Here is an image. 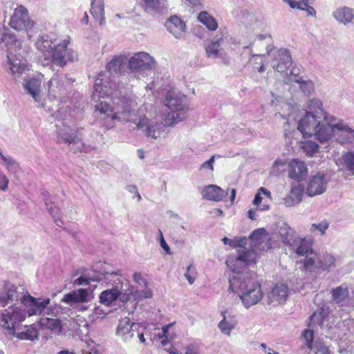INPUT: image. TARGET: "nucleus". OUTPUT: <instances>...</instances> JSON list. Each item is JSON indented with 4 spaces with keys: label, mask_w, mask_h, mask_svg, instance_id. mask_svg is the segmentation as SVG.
Here are the masks:
<instances>
[{
    "label": "nucleus",
    "mask_w": 354,
    "mask_h": 354,
    "mask_svg": "<svg viewBox=\"0 0 354 354\" xmlns=\"http://www.w3.org/2000/svg\"><path fill=\"white\" fill-rule=\"evenodd\" d=\"M257 254L253 250L239 251L236 257L231 256L226 264L232 274L229 277V290L236 294L243 306L248 309L257 304L263 297L261 285L249 272L241 269L255 263Z\"/></svg>",
    "instance_id": "obj_1"
},
{
    "label": "nucleus",
    "mask_w": 354,
    "mask_h": 354,
    "mask_svg": "<svg viewBox=\"0 0 354 354\" xmlns=\"http://www.w3.org/2000/svg\"><path fill=\"white\" fill-rule=\"evenodd\" d=\"M133 104L132 100H124L122 104L119 103L116 107H111L108 102H100L95 104L97 123L108 130L115 126L116 121L132 122L143 130L148 138L157 139L160 136L161 124L141 117L138 111L134 109Z\"/></svg>",
    "instance_id": "obj_2"
},
{
    "label": "nucleus",
    "mask_w": 354,
    "mask_h": 354,
    "mask_svg": "<svg viewBox=\"0 0 354 354\" xmlns=\"http://www.w3.org/2000/svg\"><path fill=\"white\" fill-rule=\"evenodd\" d=\"M127 63V57L125 55L115 56L106 66V70L99 73L94 83V92L93 100L100 102V98L110 97L113 102V106L116 107L119 103L123 104L124 100H131L124 94L125 88L122 80L118 75L124 71Z\"/></svg>",
    "instance_id": "obj_3"
},
{
    "label": "nucleus",
    "mask_w": 354,
    "mask_h": 354,
    "mask_svg": "<svg viewBox=\"0 0 354 354\" xmlns=\"http://www.w3.org/2000/svg\"><path fill=\"white\" fill-rule=\"evenodd\" d=\"M50 299L35 298L30 295H22L20 301L24 307L22 310L11 306L0 312V328L8 335H15L17 324L25 320L26 316L41 315L50 304Z\"/></svg>",
    "instance_id": "obj_4"
},
{
    "label": "nucleus",
    "mask_w": 354,
    "mask_h": 354,
    "mask_svg": "<svg viewBox=\"0 0 354 354\" xmlns=\"http://www.w3.org/2000/svg\"><path fill=\"white\" fill-rule=\"evenodd\" d=\"M165 105L171 110L165 118V125L173 126L186 118L188 106L185 95L175 91H169L165 97Z\"/></svg>",
    "instance_id": "obj_5"
},
{
    "label": "nucleus",
    "mask_w": 354,
    "mask_h": 354,
    "mask_svg": "<svg viewBox=\"0 0 354 354\" xmlns=\"http://www.w3.org/2000/svg\"><path fill=\"white\" fill-rule=\"evenodd\" d=\"M58 142L67 144L74 153L78 152L88 153L95 149V147L83 142L80 130H74L65 124L62 126L57 124Z\"/></svg>",
    "instance_id": "obj_6"
},
{
    "label": "nucleus",
    "mask_w": 354,
    "mask_h": 354,
    "mask_svg": "<svg viewBox=\"0 0 354 354\" xmlns=\"http://www.w3.org/2000/svg\"><path fill=\"white\" fill-rule=\"evenodd\" d=\"M73 80L64 74L55 75L48 82V95L66 102L73 87Z\"/></svg>",
    "instance_id": "obj_7"
},
{
    "label": "nucleus",
    "mask_w": 354,
    "mask_h": 354,
    "mask_svg": "<svg viewBox=\"0 0 354 354\" xmlns=\"http://www.w3.org/2000/svg\"><path fill=\"white\" fill-rule=\"evenodd\" d=\"M94 270L98 272L100 275L95 277L93 279H91L92 281H96L98 282H104L107 285H113V287L120 286L122 287L129 286V282L122 276L120 270H113L110 269L109 265L106 263H97L94 268Z\"/></svg>",
    "instance_id": "obj_8"
},
{
    "label": "nucleus",
    "mask_w": 354,
    "mask_h": 354,
    "mask_svg": "<svg viewBox=\"0 0 354 354\" xmlns=\"http://www.w3.org/2000/svg\"><path fill=\"white\" fill-rule=\"evenodd\" d=\"M10 26L17 30H24L27 33L32 28L34 22L30 19L28 10L22 5L17 6L12 14Z\"/></svg>",
    "instance_id": "obj_9"
},
{
    "label": "nucleus",
    "mask_w": 354,
    "mask_h": 354,
    "mask_svg": "<svg viewBox=\"0 0 354 354\" xmlns=\"http://www.w3.org/2000/svg\"><path fill=\"white\" fill-rule=\"evenodd\" d=\"M333 115L322 118L315 131L313 136L322 143L328 142L337 129V120Z\"/></svg>",
    "instance_id": "obj_10"
},
{
    "label": "nucleus",
    "mask_w": 354,
    "mask_h": 354,
    "mask_svg": "<svg viewBox=\"0 0 354 354\" xmlns=\"http://www.w3.org/2000/svg\"><path fill=\"white\" fill-rule=\"evenodd\" d=\"M68 41L64 39L62 42L54 45L52 53L48 55V58L51 59V62L58 66H64L68 62L73 61V51L67 48Z\"/></svg>",
    "instance_id": "obj_11"
},
{
    "label": "nucleus",
    "mask_w": 354,
    "mask_h": 354,
    "mask_svg": "<svg viewBox=\"0 0 354 354\" xmlns=\"http://www.w3.org/2000/svg\"><path fill=\"white\" fill-rule=\"evenodd\" d=\"M127 62L131 72L151 71L155 68L156 64L155 59L145 52L136 53L129 60L127 59Z\"/></svg>",
    "instance_id": "obj_12"
},
{
    "label": "nucleus",
    "mask_w": 354,
    "mask_h": 354,
    "mask_svg": "<svg viewBox=\"0 0 354 354\" xmlns=\"http://www.w3.org/2000/svg\"><path fill=\"white\" fill-rule=\"evenodd\" d=\"M132 294V290L116 286L102 291L99 296V299L102 304L109 306L118 298L123 302L128 301Z\"/></svg>",
    "instance_id": "obj_13"
},
{
    "label": "nucleus",
    "mask_w": 354,
    "mask_h": 354,
    "mask_svg": "<svg viewBox=\"0 0 354 354\" xmlns=\"http://www.w3.org/2000/svg\"><path fill=\"white\" fill-rule=\"evenodd\" d=\"M330 180V176L324 172H318L310 176L306 191L307 195L312 197L324 193Z\"/></svg>",
    "instance_id": "obj_14"
},
{
    "label": "nucleus",
    "mask_w": 354,
    "mask_h": 354,
    "mask_svg": "<svg viewBox=\"0 0 354 354\" xmlns=\"http://www.w3.org/2000/svg\"><path fill=\"white\" fill-rule=\"evenodd\" d=\"M322 118L310 112L300 119L297 124V129L302 133L304 137H311Z\"/></svg>",
    "instance_id": "obj_15"
},
{
    "label": "nucleus",
    "mask_w": 354,
    "mask_h": 354,
    "mask_svg": "<svg viewBox=\"0 0 354 354\" xmlns=\"http://www.w3.org/2000/svg\"><path fill=\"white\" fill-rule=\"evenodd\" d=\"M140 324L131 322L129 317H124L119 321L116 335L124 342H130L136 337V332L140 329Z\"/></svg>",
    "instance_id": "obj_16"
},
{
    "label": "nucleus",
    "mask_w": 354,
    "mask_h": 354,
    "mask_svg": "<svg viewBox=\"0 0 354 354\" xmlns=\"http://www.w3.org/2000/svg\"><path fill=\"white\" fill-rule=\"evenodd\" d=\"M6 66L15 79L20 77L28 70L27 61L21 57L13 55L12 53L7 55Z\"/></svg>",
    "instance_id": "obj_17"
},
{
    "label": "nucleus",
    "mask_w": 354,
    "mask_h": 354,
    "mask_svg": "<svg viewBox=\"0 0 354 354\" xmlns=\"http://www.w3.org/2000/svg\"><path fill=\"white\" fill-rule=\"evenodd\" d=\"M312 324H317L323 329H330L335 323V317L328 308H321L310 317Z\"/></svg>",
    "instance_id": "obj_18"
},
{
    "label": "nucleus",
    "mask_w": 354,
    "mask_h": 354,
    "mask_svg": "<svg viewBox=\"0 0 354 354\" xmlns=\"http://www.w3.org/2000/svg\"><path fill=\"white\" fill-rule=\"evenodd\" d=\"M272 66L279 73H285L292 65V57L287 49L281 48L273 55Z\"/></svg>",
    "instance_id": "obj_19"
},
{
    "label": "nucleus",
    "mask_w": 354,
    "mask_h": 354,
    "mask_svg": "<svg viewBox=\"0 0 354 354\" xmlns=\"http://www.w3.org/2000/svg\"><path fill=\"white\" fill-rule=\"evenodd\" d=\"M288 296V288L284 283H277L268 295V303L273 306L283 304Z\"/></svg>",
    "instance_id": "obj_20"
},
{
    "label": "nucleus",
    "mask_w": 354,
    "mask_h": 354,
    "mask_svg": "<svg viewBox=\"0 0 354 354\" xmlns=\"http://www.w3.org/2000/svg\"><path fill=\"white\" fill-rule=\"evenodd\" d=\"M288 168V176L290 178L297 182L306 179L308 174V169L303 161L293 159L289 162Z\"/></svg>",
    "instance_id": "obj_21"
},
{
    "label": "nucleus",
    "mask_w": 354,
    "mask_h": 354,
    "mask_svg": "<svg viewBox=\"0 0 354 354\" xmlns=\"http://www.w3.org/2000/svg\"><path fill=\"white\" fill-rule=\"evenodd\" d=\"M165 26L175 38L180 39L183 37L186 30V25L178 17L174 15L169 17L165 23Z\"/></svg>",
    "instance_id": "obj_22"
},
{
    "label": "nucleus",
    "mask_w": 354,
    "mask_h": 354,
    "mask_svg": "<svg viewBox=\"0 0 354 354\" xmlns=\"http://www.w3.org/2000/svg\"><path fill=\"white\" fill-rule=\"evenodd\" d=\"M290 80L299 85L300 90L305 95L309 96L314 93L315 83L313 80L294 73L293 71L290 73Z\"/></svg>",
    "instance_id": "obj_23"
},
{
    "label": "nucleus",
    "mask_w": 354,
    "mask_h": 354,
    "mask_svg": "<svg viewBox=\"0 0 354 354\" xmlns=\"http://www.w3.org/2000/svg\"><path fill=\"white\" fill-rule=\"evenodd\" d=\"M333 17L343 25L354 24V9L349 7H339L333 12Z\"/></svg>",
    "instance_id": "obj_24"
},
{
    "label": "nucleus",
    "mask_w": 354,
    "mask_h": 354,
    "mask_svg": "<svg viewBox=\"0 0 354 354\" xmlns=\"http://www.w3.org/2000/svg\"><path fill=\"white\" fill-rule=\"evenodd\" d=\"M293 250L298 257H304V258L309 254H313V242L310 239H295L292 242Z\"/></svg>",
    "instance_id": "obj_25"
},
{
    "label": "nucleus",
    "mask_w": 354,
    "mask_h": 354,
    "mask_svg": "<svg viewBox=\"0 0 354 354\" xmlns=\"http://www.w3.org/2000/svg\"><path fill=\"white\" fill-rule=\"evenodd\" d=\"M339 170L346 172L350 176L354 175V151L343 153L336 162Z\"/></svg>",
    "instance_id": "obj_26"
},
{
    "label": "nucleus",
    "mask_w": 354,
    "mask_h": 354,
    "mask_svg": "<svg viewBox=\"0 0 354 354\" xmlns=\"http://www.w3.org/2000/svg\"><path fill=\"white\" fill-rule=\"evenodd\" d=\"M337 131H341L337 138L338 142L342 145H349L354 142V129L344 124L342 120H337Z\"/></svg>",
    "instance_id": "obj_27"
},
{
    "label": "nucleus",
    "mask_w": 354,
    "mask_h": 354,
    "mask_svg": "<svg viewBox=\"0 0 354 354\" xmlns=\"http://www.w3.org/2000/svg\"><path fill=\"white\" fill-rule=\"evenodd\" d=\"M20 293L17 292V288L12 284H7L3 291L0 294V306L5 307L10 303L20 300Z\"/></svg>",
    "instance_id": "obj_28"
},
{
    "label": "nucleus",
    "mask_w": 354,
    "mask_h": 354,
    "mask_svg": "<svg viewBox=\"0 0 354 354\" xmlns=\"http://www.w3.org/2000/svg\"><path fill=\"white\" fill-rule=\"evenodd\" d=\"M17 43L19 41L9 29L6 27L0 28V47L2 49L12 50Z\"/></svg>",
    "instance_id": "obj_29"
},
{
    "label": "nucleus",
    "mask_w": 354,
    "mask_h": 354,
    "mask_svg": "<svg viewBox=\"0 0 354 354\" xmlns=\"http://www.w3.org/2000/svg\"><path fill=\"white\" fill-rule=\"evenodd\" d=\"M227 194L220 187L215 185L206 186L202 191V195L204 198L214 201H221Z\"/></svg>",
    "instance_id": "obj_30"
},
{
    "label": "nucleus",
    "mask_w": 354,
    "mask_h": 354,
    "mask_svg": "<svg viewBox=\"0 0 354 354\" xmlns=\"http://www.w3.org/2000/svg\"><path fill=\"white\" fill-rule=\"evenodd\" d=\"M41 80L37 78H30L24 84L26 92L37 102H39L41 99Z\"/></svg>",
    "instance_id": "obj_31"
},
{
    "label": "nucleus",
    "mask_w": 354,
    "mask_h": 354,
    "mask_svg": "<svg viewBox=\"0 0 354 354\" xmlns=\"http://www.w3.org/2000/svg\"><path fill=\"white\" fill-rule=\"evenodd\" d=\"M88 295V292L86 289L80 288L66 294L61 301L70 305L77 303H83L86 301Z\"/></svg>",
    "instance_id": "obj_32"
},
{
    "label": "nucleus",
    "mask_w": 354,
    "mask_h": 354,
    "mask_svg": "<svg viewBox=\"0 0 354 354\" xmlns=\"http://www.w3.org/2000/svg\"><path fill=\"white\" fill-rule=\"evenodd\" d=\"M55 44L56 40L53 39L51 36L48 35H44L39 37L35 44V46L36 48L43 53L44 56L48 57L52 53L54 45Z\"/></svg>",
    "instance_id": "obj_33"
},
{
    "label": "nucleus",
    "mask_w": 354,
    "mask_h": 354,
    "mask_svg": "<svg viewBox=\"0 0 354 354\" xmlns=\"http://www.w3.org/2000/svg\"><path fill=\"white\" fill-rule=\"evenodd\" d=\"M300 261H303L301 268L303 271L314 273H318L322 271L319 257L314 252H313V254L306 257L303 260L301 259Z\"/></svg>",
    "instance_id": "obj_34"
},
{
    "label": "nucleus",
    "mask_w": 354,
    "mask_h": 354,
    "mask_svg": "<svg viewBox=\"0 0 354 354\" xmlns=\"http://www.w3.org/2000/svg\"><path fill=\"white\" fill-rule=\"evenodd\" d=\"M287 3L291 8H297L304 10L309 16H315V10L311 6L314 3L315 0H283Z\"/></svg>",
    "instance_id": "obj_35"
},
{
    "label": "nucleus",
    "mask_w": 354,
    "mask_h": 354,
    "mask_svg": "<svg viewBox=\"0 0 354 354\" xmlns=\"http://www.w3.org/2000/svg\"><path fill=\"white\" fill-rule=\"evenodd\" d=\"M38 323L41 328L49 330L55 335H59L62 330L61 321L58 319L41 317Z\"/></svg>",
    "instance_id": "obj_36"
},
{
    "label": "nucleus",
    "mask_w": 354,
    "mask_h": 354,
    "mask_svg": "<svg viewBox=\"0 0 354 354\" xmlns=\"http://www.w3.org/2000/svg\"><path fill=\"white\" fill-rule=\"evenodd\" d=\"M222 320L218 323V326L221 331L225 335H230L232 330L236 326L237 322L235 316L227 312H222Z\"/></svg>",
    "instance_id": "obj_37"
},
{
    "label": "nucleus",
    "mask_w": 354,
    "mask_h": 354,
    "mask_svg": "<svg viewBox=\"0 0 354 354\" xmlns=\"http://www.w3.org/2000/svg\"><path fill=\"white\" fill-rule=\"evenodd\" d=\"M304 189L300 185L293 186L289 194L284 198V204L286 207H292L301 202Z\"/></svg>",
    "instance_id": "obj_38"
},
{
    "label": "nucleus",
    "mask_w": 354,
    "mask_h": 354,
    "mask_svg": "<svg viewBox=\"0 0 354 354\" xmlns=\"http://www.w3.org/2000/svg\"><path fill=\"white\" fill-rule=\"evenodd\" d=\"M41 194L44 196V200L45 201L48 211L54 218V221L57 223V225L60 226L59 223L60 222L62 223V221L60 220L59 209L49 198V193L47 191L42 190Z\"/></svg>",
    "instance_id": "obj_39"
},
{
    "label": "nucleus",
    "mask_w": 354,
    "mask_h": 354,
    "mask_svg": "<svg viewBox=\"0 0 354 354\" xmlns=\"http://www.w3.org/2000/svg\"><path fill=\"white\" fill-rule=\"evenodd\" d=\"M223 44V37H220L215 40H211L205 44V52L208 58L216 59L218 57L220 47Z\"/></svg>",
    "instance_id": "obj_40"
},
{
    "label": "nucleus",
    "mask_w": 354,
    "mask_h": 354,
    "mask_svg": "<svg viewBox=\"0 0 354 354\" xmlns=\"http://www.w3.org/2000/svg\"><path fill=\"white\" fill-rule=\"evenodd\" d=\"M142 6L149 13L162 12L167 8L166 0H142Z\"/></svg>",
    "instance_id": "obj_41"
},
{
    "label": "nucleus",
    "mask_w": 354,
    "mask_h": 354,
    "mask_svg": "<svg viewBox=\"0 0 354 354\" xmlns=\"http://www.w3.org/2000/svg\"><path fill=\"white\" fill-rule=\"evenodd\" d=\"M307 107L310 110L309 112L319 115L322 118H326V116H328L324 109L323 103L320 99L316 97L310 99L307 102Z\"/></svg>",
    "instance_id": "obj_42"
},
{
    "label": "nucleus",
    "mask_w": 354,
    "mask_h": 354,
    "mask_svg": "<svg viewBox=\"0 0 354 354\" xmlns=\"http://www.w3.org/2000/svg\"><path fill=\"white\" fill-rule=\"evenodd\" d=\"M250 239L253 242L254 246L261 250L264 249V247H261V244L268 239L267 232L264 228L254 230L250 234Z\"/></svg>",
    "instance_id": "obj_43"
},
{
    "label": "nucleus",
    "mask_w": 354,
    "mask_h": 354,
    "mask_svg": "<svg viewBox=\"0 0 354 354\" xmlns=\"http://www.w3.org/2000/svg\"><path fill=\"white\" fill-rule=\"evenodd\" d=\"M333 301L336 304H340L345 301L349 297V290L348 286L345 284L341 285L330 291Z\"/></svg>",
    "instance_id": "obj_44"
},
{
    "label": "nucleus",
    "mask_w": 354,
    "mask_h": 354,
    "mask_svg": "<svg viewBox=\"0 0 354 354\" xmlns=\"http://www.w3.org/2000/svg\"><path fill=\"white\" fill-rule=\"evenodd\" d=\"M25 328L26 330L17 333L15 332V335H11L22 340L34 341L38 339L39 332L33 325L28 326Z\"/></svg>",
    "instance_id": "obj_45"
},
{
    "label": "nucleus",
    "mask_w": 354,
    "mask_h": 354,
    "mask_svg": "<svg viewBox=\"0 0 354 354\" xmlns=\"http://www.w3.org/2000/svg\"><path fill=\"white\" fill-rule=\"evenodd\" d=\"M91 14L96 21L102 24L104 21V2L91 1Z\"/></svg>",
    "instance_id": "obj_46"
},
{
    "label": "nucleus",
    "mask_w": 354,
    "mask_h": 354,
    "mask_svg": "<svg viewBox=\"0 0 354 354\" xmlns=\"http://www.w3.org/2000/svg\"><path fill=\"white\" fill-rule=\"evenodd\" d=\"M318 257L322 271L329 270L331 268H334L335 266L336 259L332 254L325 252L322 254L318 255Z\"/></svg>",
    "instance_id": "obj_47"
},
{
    "label": "nucleus",
    "mask_w": 354,
    "mask_h": 354,
    "mask_svg": "<svg viewBox=\"0 0 354 354\" xmlns=\"http://www.w3.org/2000/svg\"><path fill=\"white\" fill-rule=\"evenodd\" d=\"M279 233L282 239V241L288 245H292L295 240L294 239V231L286 223H283L279 229Z\"/></svg>",
    "instance_id": "obj_48"
},
{
    "label": "nucleus",
    "mask_w": 354,
    "mask_h": 354,
    "mask_svg": "<svg viewBox=\"0 0 354 354\" xmlns=\"http://www.w3.org/2000/svg\"><path fill=\"white\" fill-rule=\"evenodd\" d=\"M198 19L210 30H215L218 27L216 21L207 12H201L198 16Z\"/></svg>",
    "instance_id": "obj_49"
},
{
    "label": "nucleus",
    "mask_w": 354,
    "mask_h": 354,
    "mask_svg": "<svg viewBox=\"0 0 354 354\" xmlns=\"http://www.w3.org/2000/svg\"><path fill=\"white\" fill-rule=\"evenodd\" d=\"M287 162L285 160L277 159L276 160L270 169L272 175L278 176L286 170Z\"/></svg>",
    "instance_id": "obj_50"
},
{
    "label": "nucleus",
    "mask_w": 354,
    "mask_h": 354,
    "mask_svg": "<svg viewBox=\"0 0 354 354\" xmlns=\"http://www.w3.org/2000/svg\"><path fill=\"white\" fill-rule=\"evenodd\" d=\"M311 350H313L315 354H332L328 346L320 340L315 342Z\"/></svg>",
    "instance_id": "obj_51"
},
{
    "label": "nucleus",
    "mask_w": 354,
    "mask_h": 354,
    "mask_svg": "<svg viewBox=\"0 0 354 354\" xmlns=\"http://www.w3.org/2000/svg\"><path fill=\"white\" fill-rule=\"evenodd\" d=\"M328 227V223L326 221H322L319 223H313L310 227V231L313 233L319 232L321 235L325 234Z\"/></svg>",
    "instance_id": "obj_52"
},
{
    "label": "nucleus",
    "mask_w": 354,
    "mask_h": 354,
    "mask_svg": "<svg viewBox=\"0 0 354 354\" xmlns=\"http://www.w3.org/2000/svg\"><path fill=\"white\" fill-rule=\"evenodd\" d=\"M303 147L308 156H312L319 149L318 145L313 141L306 142Z\"/></svg>",
    "instance_id": "obj_53"
},
{
    "label": "nucleus",
    "mask_w": 354,
    "mask_h": 354,
    "mask_svg": "<svg viewBox=\"0 0 354 354\" xmlns=\"http://www.w3.org/2000/svg\"><path fill=\"white\" fill-rule=\"evenodd\" d=\"M302 336L304 338V339L306 340V346L308 348L312 349L313 346L314 345V344H313V339H314L313 331L311 330H309V329H306L303 332Z\"/></svg>",
    "instance_id": "obj_54"
},
{
    "label": "nucleus",
    "mask_w": 354,
    "mask_h": 354,
    "mask_svg": "<svg viewBox=\"0 0 354 354\" xmlns=\"http://www.w3.org/2000/svg\"><path fill=\"white\" fill-rule=\"evenodd\" d=\"M261 192L263 193L265 195L268 196V197L271 196V193L270 191H268L265 187H261L259 189V192L255 194L254 198L253 200V204L254 205H259L262 201V197L261 196Z\"/></svg>",
    "instance_id": "obj_55"
},
{
    "label": "nucleus",
    "mask_w": 354,
    "mask_h": 354,
    "mask_svg": "<svg viewBox=\"0 0 354 354\" xmlns=\"http://www.w3.org/2000/svg\"><path fill=\"white\" fill-rule=\"evenodd\" d=\"M195 268L192 265H189L187 267L185 277L190 284H192L195 281Z\"/></svg>",
    "instance_id": "obj_56"
},
{
    "label": "nucleus",
    "mask_w": 354,
    "mask_h": 354,
    "mask_svg": "<svg viewBox=\"0 0 354 354\" xmlns=\"http://www.w3.org/2000/svg\"><path fill=\"white\" fill-rule=\"evenodd\" d=\"M216 155L212 156V157L207 161L204 162L200 167V170H209L212 171L214 170V163L215 162Z\"/></svg>",
    "instance_id": "obj_57"
},
{
    "label": "nucleus",
    "mask_w": 354,
    "mask_h": 354,
    "mask_svg": "<svg viewBox=\"0 0 354 354\" xmlns=\"http://www.w3.org/2000/svg\"><path fill=\"white\" fill-rule=\"evenodd\" d=\"M107 314V311L100 306L94 308L92 314L93 319H102Z\"/></svg>",
    "instance_id": "obj_58"
},
{
    "label": "nucleus",
    "mask_w": 354,
    "mask_h": 354,
    "mask_svg": "<svg viewBox=\"0 0 354 354\" xmlns=\"http://www.w3.org/2000/svg\"><path fill=\"white\" fill-rule=\"evenodd\" d=\"M353 324L354 322L353 319H346L344 320L342 323L339 324V327L343 326L344 328V334L346 335L347 332H350L351 326L353 325Z\"/></svg>",
    "instance_id": "obj_59"
},
{
    "label": "nucleus",
    "mask_w": 354,
    "mask_h": 354,
    "mask_svg": "<svg viewBox=\"0 0 354 354\" xmlns=\"http://www.w3.org/2000/svg\"><path fill=\"white\" fill-rule=\"evenodd\" d=\"M159 234H160V245L162 247V248L167 253L171 254L170 248L166 243L162 232L159 230Z\"/></svg>",
    "instance_id": "obj_60"
},
{
    "label": "nucleus",
    "mask_w": 354,
    "mask_h": 354,
    "mask_svg": "<svg viewBox=\"0 0 354 354\" xmlns=\"http://www.w3.org/2000/svg\"><path fill=\"white\" fill-rule=\"evenodd\" d=\"M152 293L150 290H145L142 291H137L135 295L136 298H151Z\"/></svg>",
    "instance_id": "obj_61"
},
{
    "label": "nucleus",
    "mask_w": 354,
    "mask_h": 354,
    "mask_svg": "<svg viewBox=\"0 0 354 354\" xmlns=\"http://www.w3.org/2000/svg\"><path fill=\"white\" fill-rule=\"evenodd\" d=\"M0 180L3 181V184H0V189L6 191L8 189L9 180L1 171H0Z\"/></svg>",
    "instance_id": "obj_62"
},
{
    "label": "nucleus",
    "mask_w": 354,
    "mask_h": 354,
    "mask_svg": "<svg viewBox=\"0 0 354 354\" xmlns=\"http://www.w3.org/2000/svg\"><path fill=\"white\" fill-rule=\"evenodd\" d=\"M247 239L245 237L243 238H236L233 240V247H243V245L246 244Z\"/></svg>",
    "instance_id": "obj_63"
},
{
    "label": "nucleus",
    "mask_w": 354,
    "mask_h": 354,
    "mask_svg": "<svg viewBox=\"0 0 354 354\" xmlns=\"http://www.w3.org/2000/svg\"><path fill=\"white\" fill-rule=\"evenodd\" d=\"M186 354H200L198 348L195 344H190L186 348Z\"/></svg>",
    "instance_id": "obj_64"
}]
</instances>
